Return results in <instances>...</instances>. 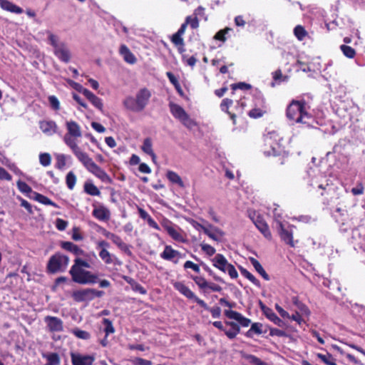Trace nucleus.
Masks as SVG:
<instances>
[{
	"instance_id": "obj_1",
	"label": "nucleus",
	"mask_w": 365,
	"mask_h": 365,
	"mask_svg": "<svg viewBox=\"0 0 365 365\" xmlns=\"http://www.w3.org/2000/svg\"><path fill=\"white\" fill-rule=\"evenodd\" d=\"M90 264L78 257L74 260V264L71 267L69 273L72 280L78 284H86L91 282V273L85 269L90 268Z\"/></svg>"
},
{
	"instance_id": "obj_2",
	"label": "nucleus",
	"mask_w": 365,
	"mask_h": 365,
	"mask_svg": "<svg viewBox=\"0 0 365 365\" xmlns=\"http://www.w3.org/2000/svg\"><path fill=\"white\" fill-rule=\"evenodd\" d=\"M282 138L279 134L275 131H269L264 136V145L262 151L264 155L269 156H277L281 155L284 149L281 144Z\"/></svg>"
},
{
	"instance_id": "obj_3",
	"label": "nucleus",
	"mask_w": 365,
	"mask_h": 365,
	"mask_svg": "<svg viewBox=\"0 0 365 365\" xmlns=\"http://www.w3.org/2000/svg\"><path fill=\"white\" fill-rule=\"evenodd\" d=\"M151 97L150 91L146 88L139 90L136 93L135 98L132 96L127 97L123 104L125 108L133 112L142 111L148 105Z\"/></svg>"
},
{
	"instance_id": "obj_4",
	"label": "nucleus",
	"mask_w": 365,
	"mask_h": 365,
	"mask_svg": "<svg viewBox=\"0 0 365 365\" xmlns=\"http://www.w3.org/2000/svg\"><path fill=\"white\" fill-rule=\"evenodd\" d=\"M287 117L295 123H307L311 115L305 110L304 101H292L287 109Z\"/></svg>"
},
{
	"instance_id": "obj_5",
	"label": "nucleus",
	"mask_w": 365,
	"mask_h": 365,
	"mask_svg": "<svg viewBox=\"0 0 365 365\" xmlns=\"http://www.w3.org/2000/svg\"><path fill=\"white\" fill-rule=\"evenodd\" d=\"M307 175L308 183L313 189L326 190L330 185V180L317 167L310 168L307 171Z\"/></svg>"
},
{
	"instance_id": "obj_6",
	"label": "nucleus",
	"mask_w": 365,
	"mask_h": 365,
	"mask_svg": "<svg viewBox=\"0 0 365 365\" xmlns=\"http://www.w3.org/2000/svg\"><path fill=\"white\" fill-rule=\"evenodd\" d=\"M274 221L276 222V228L281 240L286 244L289 245L291 247H294L296 246V243L298 242V241H294L293 240V226L289 225L287 228L281 221L279 215L274 212Z\"/></svg>"
},
{
	"instance_id": "obj_7",
	"label": "nucleus",
	"mask_w": 365,
	"mask_h": 365,
	"mask_svg": "<svg viewBox=\"0 0 365 365\" xmlns=\"http://www.w3.org/2000/svg\"><path fill=\"white\" fill-rule=\"evenodd\" d=\"M169 108L172 115L187 128L191 130L196 125L195 120L189 116L180 106L171 102L169 103Z\"/></svg>"
},
{
	"instance_id": "obj_8",
	"label": "nucleus",
	"mask_w": 365,
	"mask_h": 365,
	"mask_svg": "<svg viewBox=\"0 0 365 365\" xmlns=\"http://www.w3.org/2000/svg\"><path fill=\"white\" fill-rule=\"evenodd\" d=\"M69 262V258L59 252L52 255L47 264L48 272L50 273H56L63 271Z\"/></svg>"
},
{
	"instance_id": "obj_9",
	"label": "nucleus",
	"mask_w": 365,
	"mask_h": 365,
	"mask_svg": "<svg viewBox=\"0 0 365 365\" xmlns=\"http://www.w3.org/2000/svg\"><path fill=\"white\" fill-rule=\"evenodd\" d=\"M174 288L178 290L180 294L184 295L189 299L194 300L197 304L204 308L208 309L207 304L201 299L197 297L195 293L185 284L180 282H176L173 284Z\"/></svg>"
},
{
	"instance_id": "obj_10",
	"label": "nucleus",
	"mask_w": 365,
	"mask_h": 365,
	"mask_svg": "<svg viewBox=\"0 0 365 365\" xmlns=\"http://www.w3.org/2000/svg\"><path fill=\"white\" fill-rule=\"evenodd\" d=\"M93 216L101 222H106L110 220L111 212L105 205L95 202L93 203Z\"/></svg>"
},
{
	"instance_id": "obj_11",
	"label": "nucleus",
	"mask_w": 365,
	"mask_h": 365,
	"mask_svg": "<svg viewBox=\"0 0 365 365\" xmlns=\"http://www.w3.org/2000/svg\"><path fill=\"white\" fill-rule=\"evenodd\" d=\"M250 217L258 230L264 235V237L268 240H271L272 234L269 226L264 218L261 215L257 214L255 212H254L252 215L250 214Z\"/></svg>"
},
{
	"instance_id": "obj_12",
	"label": "nucleus",
	"mask_w": 365,
	"mask_h": 365,
	"mask_svg": "<svg viewBox=\"0 0 365 365\" xmlns=\"http://www.w3.org/2000/svg\"><path fill=\"white\" fill-rule=\"evenodd\" d=\"M160 257L165 260L171 261L178 264L182 254L178 250H174L170 245H166L163 252L160 253Z\"/></svg>"
},
{
	"instance_id": "obj_13",
	"label": "nucleus",
	"mask_w": 365,
	"mask_h": 365,
	"mask_svg": "<svg viewBox=\"0 0 365 365\" xmlns=\"http://www.w3.org/2000/svg\"><path fill=\"white\" fill-rule=\"evenodd\" d=\"M44 321L47 324V327L50 331L54 332L63 331V322L61 319L56 317L46 316Z\"/></svg>"
},
{
	"instance_id": "obj_14",
	"label": "nucleus",
	"mask_w": 365,
	"mask_h": 365,
	"mask_svg": "<svg viewBox=\"0 0 365 365\" xmlns=\"http://www.w3.org/2000/svg\"><path fill=\"white\" fill-rule=\"evenodd\" d=\"M162 226L173 240L178 242H184L182 235L179 232L178 229H176L175 226L173 225L170 221L167 220L164 222Z\"/></svg>"
},
{
	"instance_id": "obj_15",
	"label": "nucleus",
	"mask_w": 365,
	"mask_h": 365,
	"mask_svg": "<svg viewBox=\"0 0 365 365\" xmlns=\"http://www.w3.org/2000/svg\"><path fill=\"white\" fill-rule=\"evenodd\" d=\"M53 52L56 56L61 61L65 63L70 61L71 57V52L64 42L62 43V44L60 45L57 48L53 50Z\"/></svg>"
},
{
	"instance_id": "obj_16",
	"label": "nucleus",
	"mask_w": 365,
	"mask_h": 365,
	"mask_svg": "<svg viewBox=\"0 0 365 365\" xmlns=\"http://www.w3.org/2000/svg\"><path fill=\"white\" fill-rule=\"evenodd\" d=\"M225 314L229 319L236 320L241 324V326L244 327H247L251 323L250 319L245 317L240 313L236 311H233L231 309L225 310Z\"/></svg>"
},
{
	"instance_id": "obj_17",
	"label": "nucleus",
	"mask_w": 365,
	"mask_h": 365,
	"mask_svg": "<svg viewBox=\"0 0 365 365\" xmlns=\"http://www.w3.org/2000/svg\"><path fill=\"white\" fill-rule=\"evenodd\" d=\"M71 357L73 365H91V356L72 352Z\"/></svg>"
},
{
	"instance_id": "obj_18",
	"label": "nucleus",
	"mask_w": 365,
	"mask_h": 365,
	"mask_svg": "<svg viewBox=\"0 0 365 365\" xmlns=\"http://www.w3.org/2000/svg\"><path fill=\"white\" fill-rule=\"evenodd\" d=\"M213 265L220 270L225 272L229 263L226 258L221 254H217L212 259Z\"/></svg>"
},
{
	"instance_id": "obj_19",
	"label": "nucleus",
	"mask_w": 365,
	"mask_h": 365,
	"mask_svg": "<svg viewBox=\"0 0 365 365\" xmlns=\"http://www.w3.org/2000/svg\"><path fill=\"white\" fill-rule=\"evenodd\" d=\"M205 235H207L210 239L219 242L221 237L224 235V232L219 228L209 225V228L205 230Z\"/></svg>"
},
{
	"instance_id": "obj_20",
	"label": "nucleus",
	"mask_w": 365,
	"mask_h": 365,
	"mask_svg": "<svg viewBox=\"0 0 365 365\" xmlns=\"http://www.w3.org/2000/svg\"><path fill=\"white\" fill-rule=\"evenodd\" d=\"M264 314L265 317L272 322L274 324L278 327H283L284 326V322L277 316V314L273 312L272 309H264Z\"/></svg>"
},
{
	"instance_id": "obj_21",
	"label": "nucleus",
	"mask_w": 365,
	"mask_h": 365,
	"mask_svg": "<svg viewBox=\"0 0 365 365\" xmlns=\"http://www.w3.org/2000/svg\"><path fill=\"white\" fill-rule=\"evenodd\" d=\"M119 52L123 56L125 61L128 63L133 64L136 61L135 56L130 52L129 48L125 45H121Z\"/></svg>"
},
{
	"instance_id": "obj_22",
	"label": "nucleus",
	"mask_w": 365,
	"mask_h": 365,
	"mask_svg": "<svg viewBox=\"0 0 365 365\" xmlns=\"http://www.w3.org/2000/svg\"><path fill=\"white\" fill-rule=\"evenodd\" d=\"M61 247L65 250L68 251L76 256L83 255V251L73 242H61Z\"/></svg>"
},
{
	"instance_id": "obj_23",
	"label": "nucleus",
	"mask_w": 365,
	"mask_h": 365,
	"mask_svg": "<svg viewBox=\"0 0 365 365\" xmlns=\"http://www.w3.org/2000/svg\"><path fill=\"white\" fill-rule=\"evenodd\" d=\"M66 128L68 130L67 134L73 135L74 137L79 138L81 136V131L80 126L75 121L71 120L67 121L66 123Z\"/></svg>"
},
{
	"instance_id": "obj_24",
	"label": "nucleus",
	"mask_w": 365,
	"mask_h": 365,
	"mask_svg": "<svg viewBox=\"0 0 365 365\" xmlns=\"http://www.w3.org/2000/svg\"><path fill=\"white\" fill-rule=\"evenodd\" d=\"M93 175H95L98 178H99L102 182L105 183H110L111 182V179L106 174V173L101 169L98 166L93 163Z\"/></svg>"
},
{
	"instance_id": "obj_25",
	"label": "nucleus",
	"mask_w": 365,
	"mask_h": 365,
	"mask_svg": "<svg viewBox=\"0 0 365 365\" xmlns=\"http://www.w3.org/2000/svg\"><path fill=\"white\" fill-rule=\"evenodd\" d=\"M0 6L3 9L15 14H21L23 11L21 8L17 6L8 0H0Z\"/></svg>"
},
{
	"instance_id": "obj_26",
	"label": "nucleus",
	"mask_w": 365,
	"mask_h": 365,
	"mask_svg": "<svg viewBox=\"0 0 365 365\" xmlns=\"http://www.w3.org/2000/svg\"><path fill=\"white\" fill-rule=\"evenodd\" d=\"M249 260L252 265L254 267L255 269L262 276L264 279L267 281L269 280V276L265 272L258 260L254 257H250Z\"/></svg>"
},
{
	"instance_id": "obj_27",
	"label": "nucleus",
	"mask_w": 365,
	"mask_h": 365,
	"mask_svg": "<svg viewBox=\"0 0 365 365\" xmlns=\"http://www.w3.org/2000/svg\"><path fill=\"white\" fill-rule=\"evenodd\" d=\"M167 178L173 184H176L180 187H184L185 185L180 176L174 171L169 170L166 174Z\"/></svg>"
},
{
	"instance_id": "obj_28",
	"label": "nucleus",
	"mask_w": 365,
	"mask_h": 365,
	"mask_svg": "<svg viewBox=\"0 0 365 365\" xmlns=\"http://www.w3.org/2000/svg\"><path fill=\"white\" fill-rule=\"evenodd\" d=\"M110 240L113 241V242L115 245H116L118 247V248H120L121 250L124 251L125 252H126V253H128V254H129V255H130V254H131V252H130V250H129L128 246L125 242H123L122 239H121L119 236H118V235H115V234H113V235H111V237H110Z\"/></svg>"
},
{
	"instance_id": "obj_29",
	"label": "nucleus",
	"mask_w": 365,
	"mask_h": 365,
	"mask_svg": "<svg viewBox=\"0 0 365 365\" xmlns=\"http://www.w3.org/2000/svg\"><path fill=\"white\" fill-rule=\"evenodd\" d=\"M91 294V289H86L83 290L75 292L73 293V298L77 302H83V301L88 299Z\"/></svg>"
},
{
	"instance_id": "obj_30",
	"label": "nucleus",
	"mask_w": 365,
	"mask_h": 365,
	"mask_svg": "<svg viewBox=\"0 0 365 365\" xmlns=\"http://www.w3.org/2000/svg\"><path fill=\"white\" fill-rule=\"evenodd\" d=\"M77 158L83 163V164L86 166L88 170H91V163H90V159L88 156L83 153L80 148L78 147L76 150L73 151Z\"/></svg>"
},
{
	"instance_id": "obj_31",
	"label": "nucleus",
	"mask_w": 365,
	"mask_h": 365,
	"mask_svg": "<svg viewBox=\"0 0 365 365\" xmlns=\"http://www.w3.org/2000/svg\"><path fill=\"white\" fill-rule=\"evenodd\" d=\"M33 195H34L33 198L35 200H36V201H38V202H41V203H42L43 205H52V206H53L55 207H58L57 205L55 202H53L49 198H48L47 197H46V196H44V195H43L41 194H39V193H38L36 192H33Z\"/></svg>"
},
{
	"instance_id": "obj_32",
	"label": "nucleus",
	"mask_w": 365,
	"mask_h": 365,
	"mask_svg": "<svg viewBox=\"0 0 365 365\" xmlns=\"http://www.w3.org/2000/svg\"><path fill=\"white\" fill-rule=\"evenodd\" d=\"M67 82L73 88L79 92H83L88 100H91V93L88 90L83 88L81 84L72 80L68 79Z\"/></svg>"
},
{
	"instance_id": "obj_33",
	"label": "nucleus",
	"mask_w": 365,
	"mask_h": 365,
	"mask_svg": "<svg viewBox=\"0 0 365 365\" xmlns=\"http://www.w3.org/2000/svg\"><path fill=\"white\" fill-rule=\"evenodd\" d=\"M40 128L44 133H51L55 132L56 125L53 121H43L40 123Z\"/></svg>"
},
{
	"instance_id": "obj_34",
	"label": "nucleus",
	"mask_w": 365,
	"mask_h": 365,
	"mask_svg": "<svg viewBox=\"0 0 365 365\" xmlns=\"http://www.w3.org/2000/svg\"><path fill=\"white\" fill-rule=\"evenodd\" d=\"M232 103H233L232 100L229 99V98H225L222 100V101L220 104V108L222 111L227 113L230 115V118L233 120V123H235V117H236L235 115L233 113H230L228 111L229 107L230 106H232Z\"/></svg>"
},
{
	"instance_id": "obj_35",
	"label": "nucleus",
	"mask_w": 365,
	"mask_h": 365,
	"mask_svg": "<svg viewBox=\"0 0 365 365\" xmlns=\"http://www.w3.org/2000/svg\"><path fill=\"white\" fill-rule=\"evenodd\" d=\"M241 274L246 277L247 279H249L251 282H252L257 287H260V282L249 271H247L246 269L241 267L240 268Z\"/></svg>"
},
{
	"instance_id": "obj_36",
	"label": "nucleus",
	"mask_w": 365,
	"mask_h": 365,
	"mask_svg": "<svg viewBox=\"0 0 365 365\" xmlns=\"http://www.w3.org/2000/svg\"><path fill=\"white\" fill-rule=\"evenodd\" d=\"M43 357H45L48 361L45 365H58L60 363L59 356L56 353H51L47 355H43Z\"/></svg>"
},
{
	"instance_id": "obj_37",
	"label": "nucleus",
	"mask_w": 365,
	"mask_h": 365,
	"mask_svg": "<svg viewBox=\"0 0 365 365\" xmlns=\"http://www.w3.org/2000/svg\"><path fill=\"white\" fill-rule=\"evenodd\" d=\"M244 359H245L249 364L252 365H264L262 361L258 357L248 354H244L242 355Z\"/></svg>"
},
{
	"instance_id": "obj_38",
	"label": "nucleus",
	"mask_w": 365,
	"mask_h": 365,
	"mask_svg": "<svg viewBox=\"0 0 365 365\" xmlns=\"http://www.w3.org/2000/svg\"><path fill=\"white\" fill-rule=\"evenodd\" d=\"M76 138H77V137H74V136L68 135L67 133L64 135V138H63V140H64L65 143L68 146H69L73 151L76 150V148H78V145L76 142Z\"/></svg>"
},
{
	"instance_id": "obj_39",
	"label": "nucleus",
	"mask_w": 365,
	"mask_h": 365,
	"mask_svg": "<svg viewBox=\"0 0 365 365\" xmlns=\"http://www.w3.org/2000/svg\"><path fill=\"white\" fill-rule=\"evenodd\" d=\"M294 304L297 307L299 311V312H300L302 315L309 316L310 311L304 304L299 302L297 299H294Z\"/></svg>"
},
{
	"instance_id": "obj_40",
	"label": "nucleus",
	"mask_w": 365,
	"mask_h": 365,
	"mask_svg": "<svg viewBox=\"0 0 365 365\" xmlns=\"http://www.w3.org/2000/svg\"><path fill=\"white\" fill-rule=\"evenodd\" d=\"M141 149L148 155L153 154V143L152 140L150 138H147L144 140Z\"/></svg>"
},
{
	"instance_id": "obj_41",
	"label": "nucleus",
	"mask_w": 365,
	"mask_h": 365,
	"mask_svg": "<svg viewBox=\"0 0 365 365\" xmlns=\"http://www.w3.org/2000/svg\"><path fill=\"white\" fill-rule=\"evenodd\" d=\"M294 34L298 40L302 41L307 35V32L304 28L300 25H297L294 29Z\"/></svg>"
},
{
	"instance_id": "obj_42",
	"label": "nucleus",
	"mask_w": 365,
	"mask_h": 365,
	"mask_svg": "<svg viewBox=\"0 0 365 365\" xmlns=\"http://www.w3.org/2000/svg\"><path fill=\"white\" fill-rule=\"evenodd\" d=\"M99 256L106 264H110L113 262L111 255L106 248L99 251Z\"/></svg>"
},
{
	"instance_id": "obj_43",
	"label": "nucleus",
	"mask_w": 365,
	"mask_h": 365,
	"mask_svg": "<svg viewBox=\"0 0 365 365\" xmlns=\"http://www.w3.org/2000/svg\"><path fill=\"white\" fill-rule=\"evenodd\" d=\"M341 51L344 53L345 56L349 58H353L356 55L355 50L351 48V46H346V45H341L340 46Z\"/></svg>"
},
{
	"instance_id": "obj_44",
	"label": "nucleus",
	"mask_w": 365,
	"mask_h": 365,
	"mask_svg": "<svg viewBox=\"0 0 365 365\" xmlns=\"http://www.w3.org/2000/svg\"><path fill=\"white\" fill-rule=\"evenodd\" d=\"M192 280L201 289H205L207 287L208 282L207 280L201 276H193L192 277Z\"/></svg>"
},
{
	"instance_id": "obj_45",
	"label": "nucleus",
	"mask_w": 365,
	"mask_h": 365,
	"mask_svg": "<svg viewBox=\"0 0 365 365\" xmlns=\"http://www.w3.org/2000/svg\"><path fill=\"white\" fill-rule=\"evenodd\" d=\"M66 185H67V187H68V189L73 190L76 185V178L72 171L69 172L67 174L66 178Z\"/></svg>"
},
{
	"instance_id": "obj_46",
	"label": "nucleus",
	"mask_w": 365,
	"mask_h": 365,
	"mask_svg": "<svg viewBox=\"0 0 365 365\" xmlns=\"http://www.w3.org/2000/svg\"><path fill=\"white\" fill-rule=\"evenodd\" d=\"M187 221L197 231H203L205 233V230H207L209 228V225L207 226H205L194 220L193 219H187Z\"/></svg>"
},
{
	"instance_id": "obj_47",
	"label": "nucleus",
	"mask_w": 365,
	"mask_h": 365,
	"mask_svg": "<svg viewBox=\"0 0 365 365\" xmlns=\"http://www.w3.org/2000/svg\"><path fill=\"white\" fill-rule=\"evenodd\" d=\"M230 31H232V29L228 27L222 29L217 32V34L215 35V38L222 42H225L226 41L225 35Z\"/></svg>"
},
{
	"instance_id": "obj_48",
	"label": "nucleus",
	"mask_w": 365,
	"mask_h": 365,
	"mask_svg": "<svg viewBox=\"0 0 365 365\" xmlns=\"http://www.w3.org/2000/svg\"><path fill=\"white\" fill-rule=\"evenodd\" d=\"M39 161H40V163L43 166H44V167L48 166L51 164V158L50 154H48L47 153H41L39 155Z\"/></svg>"
},
{
	"instance_id": "obj_49",
	"label": "nucleus",
	"mask_w": 365,
	"mask_h": 365,
	"mask_svg": "<svg viewBox=\"0 0 365 365\" xmlns=\"http://www.w3.org/2000/svg\"><path fill=\"white\" fill-rule=\"evenodd\" d=\"M185 23L186 25L190 24L192 29H197L199 26V19L195 16H187Z\"/></svg>"
},
{
	"instance_id": "obj_50",
	"label": "nucleus",
	"mask_w": 365,
	"mask_h": 365,
	"mask_svg": "<svg viewBox=\"0 0 365 365\" xmlns=\"http://www.w3.org/2000/svg\"><path fill=\"white\" fill-rule=\"evenodd\" d=\"M17 187L19 190L23 193H29L31 192L33 194L32 189L30 186H29L25 182L19 180L17 182Z\"/></svg>"
},
{
	"instance_id": "obj_51",
	"label": "nucleus",
	"mask_w": 365,
	"mask_h": 365,
	"mask_svg": "<svg viewBox=\"0 0 365 365\" xmlns=\"http://www.w3.org/2000/svg\"><path fill=\"white\" fill-rule=\"evenodd\" d=\"M48 40L51 45L53 47L54 50L57 48L60 45L62 44L63 42L58 41V38L57 36L48 32Z\"/></svg>"
},
{
	"instance_id": "obj_52",
	"label": "nucleus",
	"mask_w": 365,
	"mask_h": 365,
	"mask_svg": "<svg viewBox=\"0 0 365 365\" xmlns=\"http://www.w3.org/2000/svg\"><path fill=\"white\" fill-rule=\"evenodd\" d=\"M48 102L53 110H58L60 109L59 101L55 96H50L48 97Z\"/></svg>"
},
{
	"instance_id": "obj_53",
	"label": "nucleus",
	"mask_w": 365,
	"mask_h": 365,
	"mask_svg": "<svg viewBox=\"0 0 365 365\" xmlns=\"http://www.w3.org/2000/svg\"><path fill=\"white\" fill-rule=\"evenodd\" d=\"M318 358H319L323 362H324L326 364L328 365H336V364L331 361L332 356L330 354L324 355L322 354H317Z\"/></svg>"
},
{
	"instance_id": "obj_54",
	"label": "nucleus",
	"mask_w": 365,
	"mask_h": 365,
	"mask_svg": "<svg viewBox=\"0 0 365 365\" xmlns=\"http://www.w3.org/2000/svg\"><path fill=\"white\" fill-rule=\"evenodd\" d=\"M56 167L60 170L63 169L66 165V155L59 154L56 156Z\"/></svg>"
},
{
	"instance_id": "obj_55",
	"label": "nucleus",
	"mask_w": 365,
	"mask_h": 365,
	"mask_svg": "<svg viewBox=\"0 0 365 365\" xmlns=\"http://www.w3.org/2000/svg\"><path fill=\"white\" fill-rule=\"evenodd\" d=\"M103 324L105 325L104 331L106 334V336L109 334L114 332V328L113 327L112 322L108 319H103Z\"/></svg>"
},
{
	"instance_id": "obj_56",
	"label": "nucleus",
	"mask_w": 365,
	"mask_h": 365,
	"mask_svg": "<svg viewBox=\"0 0 365 365\" xmlns=\"http://www.w3.org/2000/svg\"><path fill=\"white\" fill-rule=\"evenodd\" d=\"M93 227L96 229L97 232H99L102 235H103L107 238H110L111 235L113 233H111L106 230L105 228L102 227L101 226L98 225V224H93Z\"/></svg>"
},
{
	"instance_id": "obj_57",
	"label": "nucleus",
	"mask_w": 365,
	"mask_h": 365,
	"mask_svg": "<svg viewBox=\"0 0 365 365\" xmlns=\"http://www.w3.org/2000/svg\"><path fill=\"white\" fill-rule=\"evenodd\" d=\"M184 269H192L193 271H195L197 273H199L200 271L199 265L197 264H195L194 262L191 261H186L183 265Z\"/></svg>"
},
{
	"instance_id": "obj_58",
	"label": "nucleus",
	"mask_w": 365,
	"mask_h": 365,
	"mask_svg": "<svg viewBox=\"0 0 365 365\" xmlns=\"http://www.w3.org/2000/svg\"><path fill=\"white\" fill-rule=\"evenodd\" d=\"M73 333L79 339H88L90 336V334L88 332L78 329H73Z\"/></svg>"
},
{
	"instance_id": "obj_59",
	"label": "nucleus",
	"mask_w": 365,
	"mask_h": 365,
	"mask_svg": "<svg viewBox=\"0 0 365 365\" xmlns=\"http://www.w3.org/2000/svg\"><path fill=\"white\" fill-rule=\"evenodd\" d=\"M172 42L175 46H184V41H183V38H182V36L177 33H175V34L173 35Z\"/></svg>"
},
{
	"instance_id": "obj_60",
	"label": "nucleus",
	"mask_w": 365,
	"mask_h": 365,
	"mask_svg": "<svg viewBox=\"0 0 365 365\" xmlns=\"http://www.w3.org/2000/svg\"><path fill=\"white\" fill-rule=\"evenodd\" d=\"M225 272H227L232 279H235L238 277V274H237L236 269L231 264H228V266L227 267V268L225 269Z\"/></svg>"
},
{
	"instance_id": "obj_61",
	"label": "nucleus",
	"mask_w": 365,
	"mask_h": 365,
	"mask_svg": "<svg viewBox=\"0 0 365 365\" xmlns=\"http://www.w3.org/2000/svg\"><path fill=\"white\" fill-rule=\"evenodd\" d=\"M201 248L209 256H212L216 252L213 247L207 244H202Z\"/></svg>"
},
{
	"instance_id": "obj_62",
	"label": "nucleus",
	"mask_w": 365,
	"mask_h": 365,
	"mask_svg": "<svg viewBox=\"0 0 365 365\" xmlns=\"http://www.w3.org/2000/svg\"><path fill=\"white\" fill-rule=\"evenodd\" d=\"M68 226V222L63 220V219H61V218H57L56 220V228L60 230V231H63L64 230H66V228Z\"/></svg>"
},
{
	"instance_id": "obj_63",
	"label": "nucleus",
	"mask_w": 365,
	"mask_h": 365,
	"mask_svg": "<svg viewBox=\"0 0 365 365\" xmlns=\"http://www.w3.org/2000/svg\"><path fill=\"white\" fill-rule=\"evenodd\" d=\"M269 335L272 336H277L282 337V336H285L287 334H286V332L283 330H281V329H279L277 328H271L269 329Z\"/></svg>"
},
{
	"instance_id": "obj_64",
	"label": "nucleus",
	"mask_w": 365,
	"mask_h": 365,
	"mask_svg": "<svg viewBox=\"0 0 365 365\" xmlns=\"http://www.w3.org/2000/svg\"><path fill=\"white\" fill-rule=\"evenodd\" d=\"M134 365H152V362L142 358H135L132 361Z\"/></svg>"
}]
</instances>
